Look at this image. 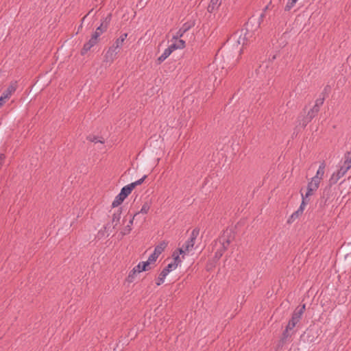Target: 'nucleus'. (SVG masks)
I'll return each mask as SVG.
<instances>
[{"label": "nucleus", "mask_w": 351, "mask_h": 351, "mask_svg": "<svg viewBox=\"0 0 351 351\" xmlns=\"http://www.w3.org/2000/svg\"><path fill=\"white\" fill-rule=\"evenodd\" d=\"M320 182L311 179V182H308L307 186V192L305 195L306 197H308L312 195L313 193L317 190L319 188Z\"/></svg>", "instance_id": "nucleus-9"}, {"label": "nucleus", "mask_w": 351, "mask_h": 351, "mask_svg": "<svg viewBox=\"0 0 351 351\" xmlns=\"http://www.w3.org/2000/svg\"><path fill=\"white\" fill-rule=\"evenodd\" d=\"M107 29V25H104V23H102L99 27H98L95 32L94 33H98V38L100 36V35L106 32Z\"/></svg>", "instance_id": "nucleus-25"}, {"label": "nucleus", "mask_w": 351, "mask_h": 351, "mask_svg": "<svg viewBox=\"0 0 351 351\" xmlns=\"http://www.w3.org/2000/svg\"><path fill=\"white\" fill-rule=\"evenodd\" d=\"M118 52L119 50H117L112 46L110 47L105 54L104 62H106L108 63H112L116 58Z\"/></svg>", "instance_id": "nucleus-8"}, {"label": "nucleus", "mask_w": 351, "mask_h": 351, "mask_svg": "<svg viewBox=\"0 0 351 351\" xmlns=\"http://www.w3.org/2000/svg\"><path fill=\"white\" fill-rule=\"evenodd\" d=\"M302 214V212H300V210L298 209L295 212H294L290 217L288 220L289 223L293 221L296 218H298L300 215Z\"/></svg>", "instance_id": "nucleus-28"}, {"label": "nucleus", "mask_w": 351, "mask_h": 351, "mask_svg": "<svg viewBox=\"0 0 351 351\" xmlns=\"http://www.w3.org/2000/svg\"><path fill=\"white\" fill-rule=\"evenodd\" d=\"M16 88L17 82H12L2 94L4 95V97H6L9 99L12 94L16 91Z\"/></svg>", "instance_id": "nucleus-10"}, {"label": "nucleus", "mask_w": 351, "mask_h": 351, "mask_svg": "<svg viewBox=\"0 0 351 351\" xmlns=\"http://www.w3.org/2000/svg\"><path fill=\"white\" fill-rule=\"evenodd\" d=\"M247 34L248 33H245L243 36H242L241 35L239 36L237 41V45H242L243 46H244L247 44Z\"/></svg>", "instance_id": "nucleus-23"}, {"label": "nucleus", "mask_w": 351, "mask_h": 351, "mask_svg": "<svg viewBox=\"0 0 351 351\" xmlns=\"http://www.w3.org/2000/svg\"><path fill=\"white\" fill-rule=\"evenodd\" d=\"M221 3V0H210V4L208 6V11L213 12L214 10L217 8Z\"/></svg>", "instance_id": "nucleus-16"}, {"label": "nucleus", "mask_w": 351, "mask_h": 351, "mask_svg": "<svg viewBox=\"0 0 351 351\" xmlns=\"http://www.w3.org/2000/svg\"><path fill=\"white\" fill-rule=\"evenodd\" d=\"M92 141H93V142H96V141H96V138H94V140H92Z\"/></svg>", "instance_id": "nucleus-41"}, {"label": "nucleus", "mask_w": 351, "mask_h": 351, "mask_svg": "<svg viewBox=\"0 0 351 351\" xmlns=\"http://www.w3.org/2000/svg\"><path fill=\"white\" fill-rule=\"evenodd\" d=\"M123 43L121 40H119V38H118L115 40L114 44L112 45V47H113L117 50H119L123 46Z\"/></svg>", "instance_id": "nucleus-31"}, {"label": "nucleus", "mask_w": 351, "mask_h": 351, "mask_svg": "<svg viewBox=\"0 0 351 351\" xmlns=\"http://www.w3.org/2000/svg\"><path fill=\"white\" fill-rule=\"evenodd\" d=\"M132 231V228H130V225H126L123 228H122L120 230L119 236H120V239H121L124 236L129 234Z\"/></svg>", "instance_id": "nucleus-19"}, {"label": "nucleus", "mask_w": 351, "mask_h": 351, "mask_svg": "<svg viewBox=\"0 0 351 351\" xmlns=\"http://www.w3.org/2000/svg\"><path fill=\"white\" fill-rule=\"evenodd\" d=\"M234 237L231 232L226 231L223 235L219 239V243L221 245V247L216 252V256L221 257L223 252L228 248L230 243L232 241Z\"/></svg>", "instance_id": "nucleus-3"}, {"label": "nucleus", "mask_w": 351, "mask_h": 351, "mask_svg": "<svg viewBox=\"0 0 351 351\" xmlns=\"http://www.w3.org/2000/svg\"><path fill=\"white\" fill-rule=\"evenodd\" d=\"M177 268L176 263H173V262L169 263L166 267L163 269L164 271H166L167 273H169L172 270H174Z\"/></svg>", "instance_id": "nucleus-29"}, {"label": "nucleus", "mask_w": 351, "mask_h": 351, "mask_svg": "<svg viewBox=\"0 0 351 351\" xmlns=\"http://www.w3.org/2000/svg\"><path fill=\"white\" fill-rule=\"evenodd\" d=\"M158 256L155 254L154 252L148 258V260L146 261L149 263V265H150L151 263L155 262L156 259L158 258Z\"/></svg>", "instance_id": "nucleus-32"}, {"label": "nucleus", "mask_w": 351, "mask_h": 351, "mask_svg": "<svg viewBox=\"0 0 351 351\" xmlns=\"http://www.w3.org/2000/svg\"><path fill=\"white\" fill-rule=\"evenodd\" d=\"M304 310L305 304H303L302 306L297 308L293 311L292 314V317L287 326L288 329H293L295 325L300 322Z\"/></svg>", "instance_id": "nucleus-4"}, {"label": "nucleus", "mask_w": 351, "mask_h": 351, "mask_svg": "<svg viewBox=\"0 0 351 351\" xmlns=\"http://www.w3.org/2000/svg\"><path fill=\"white\" fill-rule=\"evenodd\" d=\"M122 208H119L114 212L112 216V219L110 223H107L104 228L105 230L108 231L110 226H112L113 229L117 228V226L120 223V219L121 217Z\"/></svg>", "instance_id": "nucleus-6"}, {"label": "nucleus", "mask_w": 351, "mask_h": 351, "mask_svg": "<svg viewBox=\"0 0 351 351\" xmlns=\"http://www.w3.org/2000/svg\"><path fill=\"white\" fill-rule=\"evenodd\" d=\"M98 33H93L90 40L84 45L81 51V54L84 55L93 46L98 43Z\"/></svg>", "instance_id": "nucleus-7"}, {"label": "nucleus", "mask_w": 351, "mask_h": 351, "mask_svg": "<svg viewBox=\"0 0 351 351\" xmlns=\"http://www.w3.org/2000/svg\"><path fill=\"white\" fill-rule=\"evenodd\" d=\"M139 269V266H135L129 273L127 278H126V280L129 282V283H131L132 282H134V279L136 278V274H138L137 272V271H139L138 270Z\"/></svg>", "instance_id": "nucleus-15"}, {"label": "nucleus", "mask_w": 351, "mask_h": 351, "mask_svg": "<svg viewBox=\"0 0 351 351\" xmlns=\"http://www.w3.org/2000/svg\"><path fill=\"white\" fill-rule=\"evenodd\" d=\"M302 201L300 206L298 209L300 210V212L303 213L304 208L308 203V201H307L308 197H306V195H304L303 194H302Z\"/></svg>", "instance_id": "nucleus-27"}, {"label": "nucleus", "mask_w": 351, "mask_h": 351, "mask_svg": "<svg viewBox=\"0 0 351 351\" xmlns=\"http://www.w3.org/2000/svg\"><path fill=\"white\" fill-rule=\"evenodd\" d=\"M199 229L197 228H194L192 230L188 240L186 241V242L182 245V247L178 250L179 251L180 254L182 255V258H184L186 254H189L193 250L196 239L199 236Z\"/></svg>", "instance_id": "nucleus-2"}, {"label": "nucleus", "mask_w": 351, "mask_h": 351, "mask_svg": "<svg viewBox=\"0 0 351 351\" xmlns=\"http://www.w3.org/2000/svg\"><path fill=\"white\" fill-rule=\"evenodd\" d=\"M167 245V243L165 241L161 242L159 245L156 246L154 249V252L156 254H157L158 256L159 255L165 250Z\"/></svg>", "instance_id": "nucleus-17"}, {"label": "nucleus", "mask_w": 351, "mask_h": 351, "mask_svg": "<svg viewBox=\"0 0 351 351\" xmlns=\"http://www.w3.org/2000/svg\"><path fill=\"white\" fill-rule=\"evenodd\" d=\"M8 100V99L4 97V95L2 94L0 97V106H2L4 103H5Z\"/></svg>", "instance_id": "nucleus-36"}, {"label": "nucleus", "mask_w": 351, "mask_h": 351, "mask_svg": "<svg viewBox=\"0 0 351 351\" xmlns=\"http://www.w3.org/2000/svg\"><path fill=\"white\" fill-rule=\"evenodd\" d=\"M5 156L3 154H0V165H2V163L5 159Z\"/></svg>", "instance_id": "nucleus-38"}, {"label": "nucleus", "mask_w": 351, "mask_h": 351, "mask_svg": "<svg viewBox=\"0 0 351 351\" xmlns=\"http://www.w3.org/2000/svg\"><path fill=\"white\" fill-rule=\"evenodd\" d=\"M241 52H242V48H240L239 50V56L241 55Z\"/></svg>", "instance_id": "nucleus-39"}, {"label": "nucleus", "mask_w": 351, "mask_h": 351, "mask_svg": "<svg viewBox=\"0 0 351 351\" xmlns=\"http://www.w3.org/2000/svg\"><path fill=\"white\" fill-rule=\"evenodd\" d=\"M324 98H322V99H317L316 101H315V104L314 106H317L318 109H319V106H322L324 103Z\"/></svg>", "instance_id": "nucleus-34"}, {"label": "nucleus", "mask_w": 351, "mask_h": 351, "mask_svg": "<svg viewBox=\"0 0 351 351\" xmlns=\"http://www.w3.org/2000/svg\"><path fill=\"white\" fill-rule=\"evenodd\" d=\"M146 178H147V176H144L143 178L136 180V182H132V183L123 186L121 189V192L119 193L121 195V196L126 198L131 193L132 190L136 186L141 185L144 182V180Z\"/></svg>", "instance_id": "nucleus-5"}, {"label": "nucleus", "mask_w": 351, "mask_h": 351, "mask_svg": "<svg viewBox=\"0 0 351 351\" xmlns=\"http://www.w3.org/2000/svg\"><path fill=\"white\" fill-rule=\"evenodd\" d=\"M298 0H289L285 5V10L286 11H289L296 3Z\"/></svg>", "instance_id": "nucleus-30"}, {"label": "nucleus", "mask_w": 351, "mask_h": 351, "mask_svg": "<svg viewBox=\"0 0 351 351\" xmlns=\"http://www.w3.org/2000/svg\"><path fill=\"white\" fill-rule=\"evenodd\" d=\"M289 330H291V329H288L287 327H286L285 331L282 333V341H285L290 336V334L289 333Z\"/></svg>", "instance_id": "nucleus-33"}, {"label": "nucleus", "mask_w": 351, "mask_h": 351, "mask_svg": "<svg viewBox=\"0 0 351 351\" xmlns=\"http://www.w3.org/2000/svg\"><path fill=\"white\" fill-rule=\"evenodd\" d=\"M343 159V163L339 165V169L336 172H334L330 178V185L336 184L351 168V152H346Z\"/></svg>", "instance_id": "nucleus-1"}, {"label": "nucleus", "mask_w": 351, "mask_h": 351, "mask_svg": "<svg viewBox=\"0 0 351 351\" xmlns=\"http://www.w3.org/2000/svg\"><path fill=\"white\" fill-rule=\"evenodd\" d=\"M92 141H93V142H96V141H96V138H94V140H92Z\"/></svg>", "instance_id": "nucleus-40"}, {"label": "nucleus", "mask_w": 351, "mask_h": 351, "mask_svg": "<svg viewBox=\"0 0 351 351\" xmlns=\"http://www.w3.org/2000/svg\"><path fill=\"white\" fill-rule=\"evenodd\" d=\"M180 254L179 252H176H176H174L173 253V255H172V256H173V263H176V266H177V267H178V265L179 264H180V263H182V259L184 258H182H182H180Z\"/></svg>", "instance_id": "nucleus-24"}, {"label": "nucleus", "mask_w": 351, "mask_h": 351, "mask_svg": "<svg viewBox=\"0 0 351 351\" xmlns=\"http://www.w3.org/2000/svg\"><path fill=\"white\" fill-rule=\"evenodd\" d=\"M125 198L123 196H121V195L120 193H119L115 199H114V201L112 202V208H116L117 206H119L125 199Z\"/></svg>", "instance_id": "nucleus-18"}, {"label": "nucleus", "mask_w": 351, "mask_h": 351, "mask_svg": "<svg viewBox=\"0 0 351 351\" xmlns=\"http://www.w3.org/2000/svg\"><path fill=\"white\" fill-rule=\"evenodd\" d=\"M149 208H150V204L148 202H145L142 206L141 210L138 213V214L139 213L147 214L148 213V211L149 210Z\"/></svg>", "instance_id": "nucleus-26"}, {"label": "nucleus", "mask_w": 351, "mask_h": 351, "mask_svg": "<svg viewBox=\"0 0 351 351\" xmlns=\"http://www.w3.org/2000/svg\"><path fill=\"white\" fill-rule=\"evenodd\" d=\"M167 274L168 273H167L166 271H164L163 269L162 270L156 282L157 286H159L164 282Z\"/></svg>", "instance_id": "nucleus-20"}, {"label": "nucleus", "mask_w": 351, "mask_h": 351, "mask_svg": "<svg viewBox=\"0 0 351 351\" xmlns=\"http://www.w3.org/2000/svg\"><path fill=\"white\" fill-rule=\"evenodd\" d=\"M319 109L317 108V106H313L308 112L306 118V123L304 125H306V123L311 121L318 113Z\"/></svg>", "instance_id": "nucleus-14"}, {"label": "nucleus", "mask_w": 351, "mask_h": 351, "mask_svg": "<svg viewBox=\"0 0 351 351\" xmlns=\"http://www.w3.org/2000/svg\"><path fill=\"white\" fill-rule=\"evenodd\" d=\"M174 50V46H171V45H169L166 49H165L162 55L157 59L158 64H161L163 61H165Z\"/></svg>", "instance_id": "nucleus-11"}, {"label": "nucleus", "mask_w": 351, "mask_h": 351, "mask_svg": "<svg viewBox=\"0 0 351 351\" xmlns=\"http://www.w3.org/2000/svg\"><path fill=\"white\" fill-rule=\"evenodd\" d=\"M176 42L171 44V46H174L175 50L178 49H183L185 47V41L182 39L175 40Z\"/></svg>", "instance_id": "nucleus-22"}, {"label": "nucleus", "mask_w": 351, "mask_h": 351, "mask_svg": "<svg viewBox=\"0 0 351 351\" xmlns=\"http://www.w3.org/2000/svg\"><path fill=\"white\" fill-rule=\"evenodd\" d=\"M191 27V25L186 23H184L182 27L178 31L176 35H174L172 38L173 40H177L179 38H181L184 33H186L190 28Z\"/></svg>", "instance_id": "nucleus-12"}, {"label": "nucleus", "mask_w": 351, "mask_h": 351, "mask_svg": "<svg viewBox=\"0 0 351 351\" xmlns=\"http://www.w3.org/2000/svg\"><path fill=\"white\" fill-rule=\"evenodd\" d=\"M325 172V163L323 162L319 167V169L317 171L316 175L312 178V179L317 180L319 182L323 178Z\"/></svg>", "instance_id": "nucleus-13"}, {"label": "nucleus", "mask_w": 351, "mask_h": 351, "mask_svg": "<svg viewBox=\"0 0 351 351\" xmlns=\"http://www.w3.org/2000/svg\"><path fill=\"white\" fill-rule=\"evenodd\" d=\"M136 266H139V271H137L138 273H141V271H147L149 269V263L146 261L140 262Z\"/></svg>", "instance_id": "nucleus-21"}, {"label": "nucleus", "mask_w": 351, "mask_h": 351, "mask_svg": "<svg viewBox=\"0 0 351 351\" xmlns=\"http://www.w3.org/2000/svg\"><path fill=\"white\" fill-rule=\"evenodd\" d=\"M138 215V213H136L135 214H134V215L131 216L130 220H129V222L127 225H130V228H132V226L133 225V222H134V217Z\"/></svg>", "instance_id": "nucleus-35"}, {"label": "nucleus", "mask_w": 351, "mask_h": 351, "mask_svg": "<svg viewBox=\"0 0 351 351\" xmlns=\"http://www.w3.org/2000/svg\"><path fill=\"white\" fill-rule=\"evenodd\" d=\"M127 36H128V34L125 33V34H121L119 38L123 43L124 40L126 39Z\"/></svg>", "instance_id": "nucleus-37"}]
</instances>
